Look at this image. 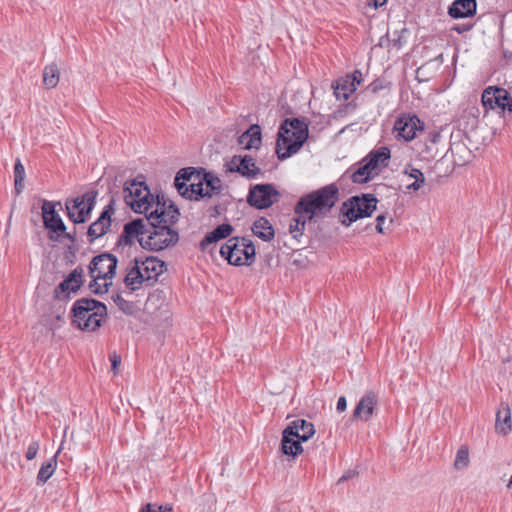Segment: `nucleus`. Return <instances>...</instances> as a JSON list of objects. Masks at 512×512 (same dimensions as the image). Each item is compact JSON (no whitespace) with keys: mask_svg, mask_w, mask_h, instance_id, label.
<instances>
[{"mask_svg":"<svg viewBox=\"0 0 512 512\" xmlns=\"http://www.w3.org/2000/svg\"><path fill=\"white\" fill-rule=\"evenodd\" d=\"M297 216L298 217L292 219L289 226V231L294 239H299V237L303 235L306 226V220L308 219V217L305 218L302 217V215Z\"/></svg>","mask_w":512,"mask_h":512,"instance_id":"39","label":"nucleus"},{"mask_svg":"<svg viewBox=\"0 0 512 512\" xmlns=\"http://www.w3.org/2000/svg\"><path fill=\"white\" fill-rule=\"evenodd\" d=\"M302 440L296 438L292 428H285L282 432L281 452L285 455L296 457L303 452Z\"/></svg>","mask_w":512,"mask_h":512,"instance_id":"22","label":"nucleus"},{"mask_svg":"<svg viewBox=\"0 0 512 512\" xmlns=\"http://www.w3.org/2000/svg\"><path fill=\"white\" fill-rule=\"evenodd\" d=\"M374 170L368 165V163L362 159L359 163V167L351 175V180L354 183L363 184L367 183L371 179V173Z\"/></svg>","mask_w":512,"mask_h":512,"instance_id":"36","label":"nucleus"},{"mask_svg":"<svg viewBox=\"0 0 512 512\" xmlns=\"http://www.w3.org/2000/svg\"><path fill=\"white\" fill-rule=\"evenodd\" d=\"M476 10V0H454L448 8V14L451 18L461 19L474 16Z\"/></svg>","mask_w":512,"mask_h":512,"instance_id":"20","label":"nucleus"},{"mask_svg":"<svg viewBox=\"0 0 512 512\" xmlns=\"http://www.w3.org/2000/svg\"><path fill=\"white\" fill-rule=\"evenodd\" d=\"M41 209L43 225L49 232V239L51 241H58L60 233H64L67 227L56 211V203L44 200Z\"/></svg>","mask_w":512,"mask_h":512,"instance_id":"10","label":"nucleus"},{"mask_svg":"<svg viewBox=\"0 0 512 512\" xmlns=\"http://www.w3.org/2000/svg\"><path fill=\"white\" fill-rule=\"evenodd\" d=\"M205 184L203 175L197 173L194 181L188 185V192L185 193V198L190 200H200L204 197H212V193L204 191L203 185Z\"/></svg>","mask_w":512,"mask_h":512,"instance_id":"31","label":"nucleus"},{"mask_svg":"<svg viewBox=\"0 0 512 512\" xmlns=\"http://www.w3.org/2000/svg\"><path fill=\"white\" fill-rule=\"evenodd\" d=\"M238 143L245 150L258 149L262 143L261 127L258 124H252L238 137Z\"/></svg>","mask_w":512,"mask_h":512,"instance_id":"23","label":"nucleus"},{"mask_svg":"<svg viewBox=\"0 0 512 512\" xmlns=\"http://www.w3.org/2000/svg\"><path fill=\"white\" fill-rule=\"evenodd\" d=\"M343 107L346 112H352L355 110L356 104L352 101V102L345 104Z\"/></svg>","mask_w":512,"mask_h":512,"instance_id":"57","label":"nucleus"},{"mask_svg":"<svg viewBox=\"0 0 512 512\" xmlns=\"http://www.w3.org/2000/svg\"><path fill=\"white\" fill-rule=\"evenodd\" d=\"M155 209L146 216L147 233L145 249L161 251L175 246L179 241V233L172 225L179 220L180 212L172 201H167L164 195L156 196Z\"/></svg>","mask_w":512,"mask_h":512,"instance_id":"1","label":"nucleus"},{"mask_svg":"<svg viewBox=\"0 0 512 512\" xmlns=\"http://www.w3.org/2000/svg\"><path fill=\"white\" fill-rule=\"evenodd\" d=\"M220 255L230 265H251L255 261L256 249L246 237H230L220 248Z\"/></svg>","mask_w":512,"mask_h":512,"instance_id":"5","label":"nucleus"},{"mask_svg":"<svg viewBox=\"0 0 512 512\" xmlns=\"http://www.w3.org/2000/svg\"><path fill=\"white\" fill-rule=\"evenodd\" d=\"M233 231L234 228L229 223H222L218 225L216 228H214L212 231L208 232L204 236V238L200 242V249L202 251H206L210 245L215 244L220 240L228 238Z\"/></svg>","mask_w":512,"mask_h":512,"instance_id":"21","label":"nucleus"},{"mask_svg":"<svg viewBox=\"0 0 512 512\" xmlns=\"http://www.w3.org/2000/svg\"><path fill=\"white\" fill-rule=\"evenodd\" d=\"M60 78V70L55 63L45 66L43 70V83L46 88L56 87Z\"/></svg>","mask_w":512,"mask_h":512,"instance_id":"35","label":"nucleus"},{"mask_svg":"<svg viewBox=\"0 0 512 512\" xmlns=\"http://www.w3.org/2000/svg\"><path fill=\"white\" fill-rule=\"evenodd\" d=\"M346 76L356 87L363 81L362 72L360 70H354L351 74H347Z\"/></svg>","mask_w":512,"mask_h":512,"instance_id":"50","label":"nucleus"},{"mask_svg":"<svg viewBox=\"0 0 512 512\" xmlns=\"http://www.w3.org/2000/svg\"><path fill=\"white\" fill-rule=\"evenodd\" d=\"M391 157V153L388 147L382 146L378 149L372 150L369 154L363 158L368 165L373 169L377 170L380 165L386 167Z\"/></svg>","mask_w":512,"mask_h":512,"instance_id":"26","label":"nucleus"},{"mask_svg":"<svg viewBox=\"0 0 512 512\" xmlns=\"http://www.w3.org/2000/svg\"><path fill=\"white\" fill-rule=\"evenodd\" d=\"M441 133L439 130L433 129L427 132L423 148L420 150V154L426 160L434 159L437 155V149L435 145L440 141Z\"/></svg>","mask_w":512,"mask_h":512,"instance_id":"28","label":"nucleus"},{"mask_svg":"<svg viewBox=\"0 0 512 512\" xmlns=\"http://www.w3.org/2000/svg\"><path fill=\"white\" fill-rule=\"evenodd\" d=\"M123 281L125 286L131 291H135L141 285L146 284L139 257H135L132 261V265L127 268V273Z\"/></svg>","mask_w":512,"mask_h":512,"instance_id":"19","label":"nucleus"},{"mask_svg":"<svg viewBox=\"0 0 512 512\" xmlns=\"http://www.w3.org/2000/svg\"><path fill=\"white\" fill-rule=\"evenodd\" d=\"M482 104L485 108L512 112V97L509 92L498 86H489L482 93Z\"/></svg>","mask_w":512,"mask_h":512,"instance_id":"12","label":"nucleus"},{"mask_svg":"<svg viewBox=\"0 0 512 512\" xmlns=\"http://www.w3.org/2000/svg\"><path fill=\"white\" fill-rule=\"evenodd\" d=\"M59 451L56 453L58 454ZM57 455H54L52 458H50L48 461L44 462L37 474V485H43L45 484L50 477L53 475L56 466H57Z\"/></svg>","mask_w":512,"mask_h":512,"instance_id":"34","label":"nucleus"},{"mask_svg":"<svg viewBox=\"0 0 512 512\" xmlns=\"http://www.w3.org/2000/svg\"><path fill=\"white\" fill-rule=\"evenodd\" d=\"M390 44V37L389 34L386 33V35L382 36L379 41L380 47H388Z\"/></svg>","mask_w":512,"mask_h":512,"instance_id":"56","label":"nucleus"},{"mask_svg":"<svg viewBox=\"0 0 512 512\" xmlns=\"http://www.w3.org/2000/svg\"><path fill=\"white\" fill-rule=\"evenodd\" d=\"M333 93L338 100H347L355 91L356 86L347 76L341 77L332 83Z\"/></svg>","mask_w":512,"mask_h":512,"instance_id":"30","label":"nucleus"},{"mask_svg":"<svg viewBox=\"0 0 512 512\" xmlns=\"http://www.w3.org/2000/svg\"><path fill=\"white\" fill-rule=\"evenodd\" d=\"M347 408V400L344 396L338 398L336 409L338 412H344Z\"/></svg>","mask_w":512,"mask_h":512,"instance_id":"54","label":"nucleus"},{"mask_svg":"<svg viewBox=\"0 0 512 512\" xmlns=\"http://www.w3.org/2000/svg\"><path fill=\"white\" fill-rule=\"evenodd\" d=\"M409 176L411 178H414L415 181L408 185V189L410 190H413V191H417L420 189L421 185L424 183L425 181V177H424V174L423 172L420 170V169H417V168H411V171L409 173Z\"/></svg>","mask_w":512,"mask_h":512,"instance_id":"42","label":"nucleus"},{"mask_svg":"<svg viewBox=\"0 0 512 512\" xmlns=\"http://www.w3.org/2000/svg\"><path fill=\"white\" fill-rule=\"evenodd\" d=\"M112 300L124 312L130 306V303L122 297L121 293L114 294Z\"/></svg>","mask_w":512,"mask_h":512,"instance_id":"48","label":"nucleus"},{"mask_svg":"<svg viewBox=\"0 0 512 512\" xmlns=\"http://www.w3.org/2000/svg\"><path fill=\"white\" fill-rule=\"evenodd\" d=\"M91 277L92 281L89 283V289L92 293L96 295H102L108 292L109 287L112 285V281L106 282L103 286H101L97 282L100 278H96L95 274H93Z\"/></svg>","mask_w":512,"mask_h":512,"instance_id":"43","label":"nucleus"},{"mask_svg":"<svg viewBox=\"0 0 512 512\" xmlns=\"http://www.w3.org/2000/svg\"><path fill=\"white\" fill-rule=\"evenodd\" d=\"M25 178V168L20 159H17L14 164V187L17 194L23 190V180Z\"/></svg>","mask_w":512,"mask_h":512,"instance_id":"37","label":"nucleus"},{"mask_svg":"<svg viewBox=\"0 0 512 512\" xmlns=\"http://www.w3.org/2000/svg\"><path fill=\"white\" fill-rule=\"evenodd\" d=\"M213 210H214V215L219 214V210H218V206L217 205L214 206Z\"/></svg>","mask_w":512,"mask_h":512,"instance_id":"60","label":"nucleus"},{"mask_svg":"<svg viewBox=\"0 0 512 512\" xmlns=\"http://www.w3.org/2000/svg\"><path fill=\"white\" fill-rule=\"evenodd\" d=\"M97 196L96 190H88L77 197L66 199L65 211L68 219L74 224L87 222L96 205Z\"/></svg>","mask_w":512,"mask_h":512,"instance_id":"8","label":"nucleus"},{"mask_svg":"<svg viewBox=\"0 0 512 512\" xmlns=\"http://www.w3.org/2000/svg\"><path fill=\"white\" fill-rule=\"evenodd\" d=\"M469 449L467 446L462 445L456 453L454 460V467L457 470H463L469 465Z\"/></svg>","mask_w":512,"mask_h":512,"instance_id":"38","label":"nucleus"},{"mask_svg":"<svg viewBox=\"0 0 512 512\" xmlns=\"http://www.w3.org/2000/svg\"><path fill=\"white\" fill-rule=\"evenodd\" d=\"M387 0H374V7L378 8L386 4Z\"/></svg>","mask_w":512,"mask_h":512,"instance_id":"58","label":"nucleus"},{"mask_svg":"<svg viewBox=\"0 0 512 512\" xmlns=\"http://www.w3.org/2000/svg\"><path fill=\"white\" fill-rule=\"evenodd\" d=\"M309 122L306 118H285L278 129L276 154L279 160H285L297 153L309 136Z\"/></svg>","mask_w":512,"mask_h":512,"instance_id":"2","label":"nucleus"},{"mask_svg":"<svg viewBox=\"0 0 512 512\" xmlns=\"http://www.w3.org/2000/svg\"><path fill=\"white\" fill-rule=\"evenodd\" d=\"M83 284V269L78 266L54 289L57 300H67L71 292H77Z\"/></svg>","mask_w":512,"mask_h":512,"instance_id":"16","label":"nucleus"},{"mask_svg":"<svg viewBox=\"0 0 512 512\" xmlns=\"http://www.w3.org/2000/svg\"><path fill=\"white\" fill-rule=\"evenodd\" d=\"M449 150L452 153L455 164L462 166L469 162L471 151L464 143H451Z\"/></svg>","mask_w":512,"mask_h":512,"instance_id":"33","label":"nucleus"},{"mask_svg":"<svg viewBox=\"0 0 512 512\" xmlns=\"http://www.w3.org/2000/svg\"><path fill=\"white\" fill-rule=\"evenodd\" d=\"M424 122L416 114H401L394 123V131L397 139H403L405 142L412 141L417 131L424 130Z\"/></svg>","mask_w":512,"mask_h":512,"instance_id":"11","label":"nucleus"},{"mask_svg":"<svg viewBox=\"0 0 512 512\" xmlns=\"http://www.w3.org/2000/svg\"><path fill=\"white\" fill-rule=\"evenodd\" d=\"M406 32V29L403 28L401 31H394L393 33V38L390 39V44L396 48V49H400L403 45V37H402V33Z\"/></svg>","mask_w":512,"mask_h":512,"instance_id":"46","label":"nucleus"},{"mask_svg":"<svg viewBox=\"0 0 512 512\" xmlns=\"http://www.w3.org/2000/svg\"><path fill=\"white\" fill-rule=\"evenodd\" d=\"M237 173L248 179L256 178L260 173V168L257 167L255 159L251 155H244L236 167Z\"/></svg>","mask_w":512,"mask_h":512,"instance_id":"32","label":"nucleus"},{"mask_svg":"<svg viewBox=\"0 0 512 512\" xmlns=\"http://www.w3.org/2000/svg\"><path fill=\"white\" fill-rule=\"evenodd\" d=\"M123 197L125 203L135 213H144L145 216L149 214L155 201L154 195L151 194L145 181H138L136 179L125 182Z\"/></svg>","mask_w":512,"mask_h":512,"instance_id":"7","label":"nucleus"},{"mask_svg":"<svg viewBox=\"0 0 512 512\" xmlns=\"http://www.w3.org/2000/svg\"><path fill=\"white\" fill-rule=\"evenodd\" d=\"M72 324L80 330L96 331L107 315L104 303L93 298H81L74 302L71 309Z\"/></svg>","mask_w":512,"mask_h":512,"instance_id":"4","label":"nucleus"},{"mask_svg":"<svg viewBox=\"0 0 512 512\" xmlns=\"http://www.w3.org/2000/svg\"><path fill=\"white\" fill-rule=\"evenodd\" d=\"M386 220V215L385 214H380L377 216L376 218V231L380 234H383L384 233V229H383V224Z\"/></svg>","mask_w":512,"mask_h":512,"instance_id":"53","label":"nucleus"},{"mask_svg":"<svg viewBox=\"0 0 512 512\" xmlns=\"http://www.w3.org/2000/svg\"><path fill=\"white\" fill-rule=\"evenodd\" d=\"M390 86L391 83L385 78H377L366 87V91L371 94H378L383 90H389Z\"/></svg>","mask_w":512,"mask_h":512,"instance_id":"41","label":"nucleus"},{"mask_svg":"<svg viewBox=\"0 0 512 512\" xmlns=\"http://www.w3.org/2000/svg\"><path fill=\"white\" fill-rule=\"evenodd\" d=\"M147 233L146 218H137L124 224L123 231L117 241V246L126 245L131 246L134 244L136 238L140 246L145 249V239Z\"/></svg>","mask_w":512,"mask_h":512,"instance_id":"15","label":"nucleus"},{"mask_svg":"<svg viewBox=\"0 0 512 512\" xmlns=\"http://www.w3.org/2000/svg\"><path fill=\"white\" fill-rule=\"evenodd\" d=\"M473 28V24H456L451 30L455 31L458 34H463L465 32L470 31Z\"/></svg>","mask_w":512,"mask_h":512,"instance_id":"51","label":"nucleus"},{"mask_svg":"<svg viewBox=\"0 0 512 512\" xmlns=\"http://www.w3.org/2000/svg\"><path fill=\"white\" fill-rule=\"evenodd\" d=\"M197 173H199V171H197L195 167L182 168L177 172L174 179V186L181 196H185V193L188 192L187 182L191 183L194 181Z\"/></svg>","mask_w":512,"mask_h":512,"instance_id":"24","label":"nucleus"},{"mask_svg":"<svg viewBox=\"0 0 512 512\" xmlns=\"http://www.w3.org/2000/svg\"><path fill=\"white\" fill-rule=\"evenodd\" d=\"M118 259L112 253H101L92 258L89 264L90 276H93L95 272L96 278H102L104 280L112 281L116 275Z\"/></svg>","mask_w":512,"mask_h":512,"instance_id":"13","label":"nucleus"},{"mask_svg":"<svg viewBox=\"0 0 512 512\" xmlns=\"http://www.w3.org/2000/svg\"><path fill=\"white\" fill-rule=\"evenodd\" d=\"M507 487H508L509 489H510V488H512V476H511V477H510V479H509V482H508V484H507Z\"/></svg>","mask_w":512,"mask_h":512,"instance_id":"59","label":"nucleus"},{"mask_svg":"<svg viewBox=\"0 0 512 512\" xmlns=\"http://www.w3.org/2000/svg\"><path fill=\"white\" fill-rule=\"evenodd\" d=\"M378 199L370 193H362L348 198L342 203L340 214L347 218L342 225L348 227L359 219L372 216L377 208Z\"/></svg>","mask_w":512,"mask_h":512,"instance_id":"6","label":"nucleus"},{"mask_svg":"<svg viewBox=\"0 0 512 512\" xmlns=\"http://www.w3.org/2000/svg\"><path fill=\"white\" fill-rule=\"evenodd\" d=\"M357 475L355 470H347L339 479V483L352 479Z\"/></svg>","mask_w":512,"mask_h":512,"instance_id":"55","label":"nucleus"},{"mask_svg":"<svg viewBox=\"0 0 512 512\" xmlns=\"http://www.w3.org/2000/svg\"><path fill=\"white\" fill-rule=\"evenodd\" d=\"M339 187L331 183L300 197L294 207L296 215H308V220L314 217H326L339 200Z\"/></svg>","mask_w":512,"mask_h":512,"instance_id":"3","label":"nucleus"},{"mask_svg":"<svg viewBox=\"0 0 512 512\" xmlns=\"http://www.w3.org/2000/svg\"><path fill=\"white\" fill-rule=\"evenodd\" d=\"M39 447H40L39 441L38 440H33L29 444V446L27 448V451L25 453L26 459L29 460V461L33 460L36 457L37 453H38Z\"/></svg>","mask_w":512,"mask_h":512,"instance_id":"45","label":"nucleus"},{"mask_svg":"<svg viewBox=\"0 0 512 512\" xmlns=\"http://www.w3.org/2000/svg\"><path fill=\"white\" fill-rule=\"evenodd\" d=\"M242 159L241 155H235L231 158L230 161L225 163L226 171L229 173H237L236 167L239 165L240 160Z\"/></svg>","mask_w":512,"mask_h":512,"instance_id":"47","label":"nucleus"},{"mask_svg":"<svg viewBox=\"0 0 512 512\" xmlns=\"http://www.w3.org/2000/svg\"><path fill=\"white\" fill-rule=\"evenodd\" d=\"M279 196L273 184H255L249 189L247 203L256 209H267L278 201Z\"/></svg>","mask_w":512,"mask_h":512,"instance_id":"9","label":"nucleus"},{"mask_svg":"<svg viewBox=\"0 0 512 512\" xmlns=\"http://www.w3.org/2000/svg\"><path fill=\"white\" fill-rule=\"evenodd\" d=\"M423 69H424V66H422V67L418 68V70H417V76H419V74L423 71Z\"/></svg>","mask_w":512,"mask_h":512,"instance_id":"61","label":"nucleus"},{"mask_svg":"<svg viewBox=\"0 0 512 512\" xmlns=\"http://www.w3.org/2000/svg\"><path fill=\"white\" fill-rule=\"evenodd\" d=\"M253 234L265 242L274 239L275 231L270 221L265 217H259L252 226Z\"/></svg>","mask_w":512,"mask_h":512,"instance_id":"27","label":"nucleus"},{"mask_svg":"<svg viewBox=\"0 0 512 512\" xmlns=\"http://www.w3.org/2000/svg\"><path fill=\"white\" fill-rule=\"evenodd\" d=\"M109 359L111 361L112 370L116 372L121 363V357L116 352H113L109 355Z\"/></svg>","mask_w":512,"mask_h":512,"instance_id":"52","label":"nucleus"},{"mask_svg":"<svg viewBox=\"0 0 512 512\" xmlns=\"http://www.w3.org/2000/svg\"><path fill=\"white\" fill-rule=\"evenodd\" d=\"M378 398L374 391H367L358 401L353 413L352 420L368 422L376 410Z\"/></svg>","mask_w":512,"mask_h":512,"instance_id":"17","label":"nucleus"},{"mask_svg":"<svg viewBox=\"0 0 512 512\" xmlns=\"http://www.w3.org/2000/svg\"><path fill=\"white\" fill-rule=\"evenodd\" d=\"M203 179L206 184V192L212 193V196L221 191V180L213 174L206 172L203 174Z\"/></svg>","mask_w":512,"mask_h":512,"instance_id":"40","label":"nucleus"},{"mask_svg":"<svg viewBox=\"0 0 512 512\" xmlns=\"http://www.w3.org/2000/svg\"><path fill=\"white\" fill-rule=\"evenodd\" d=\"M496 431L506 435L512 429L511 424V411L509 405L506 403H501L500 408L496 414V423H495Z\"/></svg>","mask_w":512,"mask_h":512,"instance_id":"29","label":"nucleus"},{"mask_svg":"<svg viewBox=\"0 0 512 512\" xmlns=\"http://www.w3.org/2000/svg\"><path fill=\"white\" fill-rule=\"evenodd\" d=\"M286 428H292V432H294L296 438L303 442L308 441L315 434L314 425L305 419H296Z\"/></svg>","mask_w":512,"mask_h":512,"instance_id":"25","label":"nucleus"},{"mask_svg":"<svg viewBox=\"0 0 512 512\" xmlns=\"http://www.w3.org/2000/svg\"><path fill=\"white\" fill-rule=\"evenodd\" d=\"M139 261L142 266L146 285L148 286L153 285L157 281L159 275L166 269L165 262L153 256H149L144 259L139 257Z\"/></svg>","mask_w":512,"mask_h":512,"instance_id":"18","label":"nucleus"},{"mask_svg":"<svg viewBox=\"0 0 512 512\" xmlns=\"http://www.w3.org/2000/svg\"><path fill=\"white\" fill-rule=\"evenodd\" d=\"M114 203V199H111L110 202L104 207L99 217L89 225L86 231L89 244L94 243L97 239L103 237L110 230L112 225V215L115 212Z\"/></svg>","mask_w":512,"mask_h":512,"instance_id":"14","label":"nucleus"},{"mask_svg":"<svg viewBox=\"0 0 512 512\" xmlns=\"http://www.w3.org/2000/svg\"><path fill=\"white\" fill-rule=\"evenodd\" d=\"M172 509L168 506H162L158 504L147 503L144 505L140 512H171Z\"/></svg>","mask_w":512,"mask_h":512,"instance_id":"44","label":"nucleus"},{"mask_svg":"<svg viewBox=\"0 0 512 512\" xmlns=\"http://www.w3.org/2000/svg\"><path fill=\"white\" fill-rule=\"evenodd\" d=\"M60 237H63L65 239L69 240L73 245H75L76 242L78 241L77 228L74 227L73 231H71V232H66V230H65L64 233H60Z\"/></svg>","mask_w":512,"mask_h":512,"instance_id":"49","label":"nucleus"}]
</instances>
